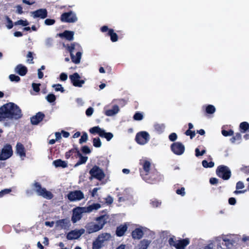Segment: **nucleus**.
Returning a JSON list of instances; mask_svg holds the SVG:
<instances>
[{"label": "nucleus", "instance_id": "58", "mask_svg": "<svg viewBox=\"0 0 249 249\" xmlns=\"http://www.w3.org/2000/svg\"><path fill=\"white\" fill-rule=\"evenodd\" d=\"M27 57L28 58L27 59V61L30 63H34L33 62V53L31 52H29L28 53V54L27 55Z\"/></svg>", "mask_w": 249, "mask_h": 249}, {"label": "nucleus", "instance_id": "26", "mask_svg": "<svg viewBox=\"0 0 249 249\" xmlns=\"http://www.w3.org/2000/svg\"><path fill=\"white\" fill-rule=\"evenodd\" d=\"M85 207L86 213H90L94 210H97L99 209L101 207V205L99 203H93Z\"/></svg>", "mask_w": 249, "mask_h": 249}, {"label": "nucleus", "instance_id": "6", "mask_svg": "<svg viewBox=\"0 0 249 249\" xmlns=\"http://www.w3.org/2000/svg\"><path fill=\"white\" fill-rule=\"evenodd\" d=\"M89 174L90 175V179L94 178L99 180H102L106 176L104 171L97 165L93 166L89 170Z\"/></svg>", "mask_w": 249, "mask_h": 249}, {"label": "nucleus", "instance_id": "19", "mask_svg": "<svg viewBox=\"0 0 249 249\" xmlns=\"http://www.w3.org/2000/svg\"><path fill=\"white\" fill-rule=\"evenodd\" d=\"M57 36L61 38H65L69 41H71L73 39L74 32L65 30L63 33L57 34Z\"/></svg>", "mask_w": 249, "mask_h": 249}, {"label": "nucleus", "instance_id": "56", "mask_svg": "<svg viewBox=\"0 0 249 249\" xmlns=\"http://www.w3.org/2000/svg\"><path fill=\"white\" fill-rule=\"evenodd\" d=\"M32 88L33 89V90L36 92H38L40 91V84L38 83V84H37V83H33L32 84Z\"/></svg>", "mask_w": 249, "mask_h": 249}, {"label": "nucleus", "instance_id": "41", "mask_svg": "<svg viewBox=\"0 0 249 249\" xmlns=\"http://www.w3.org/2000/svg\"><path fill=\"white\" fill-rule=\"evenodd\" d=\"M102 145V142L99 137L94 138L93 139V145L97 148L100 147Z\"/></svg>", "mask_w": 249, "mask_h": 249}, {"label": "nucleus", "instance_id": "35", "mask_svg": "<svg viewBox=\"0 0 249 249\" xmlns=\"http://www.w3.org/2000/svg\"><path fill=\"white\" fill-rule=\"evenodd\" d=\"M241 134L240 133H236L235 135L233 136L231 138L230 141L232 143H234L236 142H239L241 141Z\"/></svg>", "mask_w": 249, "mask_h": 249}, {"label": "nucleus", "instance_id": "36", "mask_svg": "<svg viewBox=\"0 0 249 249\" xmlns=\"http://www.w3.org/2000/svg\"><path fill=\"white\" fill-rule=\"evenodd\" d=\"M103 129H101L99 126H94L89 129V131L91 134H98L100 135Z\"/></svg>", "mask_w": 249, "mask_h": 249}, {"label": "nucleus", "instance_id": "14", "mask_svg": "<svg viewBox=\"0 0 249 249\" xmlns=\"http://www.w3.org/2000/svg\"><path fill=\"white\" fill-rule=\"evenodd\" d=\"M69 78L71 80V83L73 86L76 87H82L83 84L85 83L84 80H80V76L77 72H75L73 74L70 75Z\"/></svg>", "mask_w": 249, "mask_h": 249}, {"label": "nucleus", "instance_id": "31", "mask_svg": "<svg viewBox=\"0 0 249 249\" xmlns=\"http://www.w3.org/2000/svg\"><path fill=\"white\" fill-rule=\"evenodd\" d=\"M100 137L105 138L107 141H109L113 138V135L111 132H106L105 130L103 129Z\"/></svg>", "mask_w": 249, "mask_h": 249}, {"label": "nucleus", "instance_id": "49", "mask_svg": "<svg viewBox=\"0 0 249 249\" xmlns=\"http://www.w3.org/2000/svg\"><path fill=\"white\" fill-rule=\"evenodd\" d=\"M9 78L11 81L12 82H18L20 80V78L15 74H10L9 76Z\"/></svg>", "mask_w": 249, "mask_h": 249}, {"label": "nucleus", "instance_id": "12", "mask_svg": "<svg viewBox=\"0 0 249 249\" xmlns=\"http://www.w3.org/2000/svg\"><path fill=\"white\" fill-rule=\"evenodd\" d=\"M68 199L71 202L79 201L84 198L83 193L80 190L70 191L67 195Z\"/></svg>", "mask_w": 249, "mask_h": 249}, {"label": "nucleus", "instance_id": "15", "mask_svg": "<svg viewBox=\"0 0 249 249\" xmlns=\"http://www.w3.org/2000/svg\"><path fill=\"white\" fill-rule=\"evenodd\" d=\"M32 15L34 18H39L44 19L48 16V12L46 9L41 8L32 12Z\"/></svg>", "mask_w": 249, "mask_h": 249}, {"label": "nucleus", "instance_id": "48", "mask_svg": "<svg viewBox=\"0 0 249 249\" xmlns=\"http://www.w3.org/2000/svg\"><path fill=\"white\" fill-rule=\"evenodd\" d=\"M151 241L146 240L141 241V249H147Z\"/></svg>", "mask_w": 249, "mask_h": 249}, {"label": "nucleus", "instance_id": "4", "mask_svg": "<svg viewBox=\"0 0 249 249\" xmlns=\"http://www.w3.org/2000/svg\"><path fill=\"white\" fill-rule=\"evenodd\" d=\"M33 190L37 194L38 196H41L48 199L53 198V196L52 193L48 191L45 188H42L40 183L37 181L32 184Z\"/></svg>", "mask_w": 249, "mask_h": 249}, {"label": "nucleus", "instance_id": "42", "mask_svg": "<svg viewBox=\"0 0 249 249\" xmlns=\"http://www.w3.org/2000/svg\"><path fill=\"white\" fill-rule=\"evenodd\" d=\"M202 166L204 168H212L214 166V162L213 161L208 162L206 160H203L202 161Z\"/></svg>", "mask_w": 249, "mask_h": 249}, {"label": "nucleus", "instance_id": "53", "mask_svg": "<svg viewBox=\"0 0 249 249\" xmlns=\"http://www.w3.org/2000/svg\"><path fill=\"white\" fill-rule=\"evenodd\" d=\"M178 240H176L174 236L169 238L168 240V243L170 246L175 247L176 244H177Z\"/></svg>", "mask_w": 249, "mask_h": 249}, {"label": "nucleus", "instance_id": "64", "mask_svg": "<svg viewBox=\"0 0 249 249\" xmlns=\"http://www.w3.org/2000/svg\"><path fill=\"white\" fill-rule=\"evenodd\" d=\"M241 171L246 174H249V165L243 166L241 168Z\"/></svg>", "mask_w": 249, "mask_h": 249}, {"label": "nucleus", "instance_id": "5", "mask_svg": "<svg viewBox=\"0 0 249 249\" xmlns=\"http://www.w3.org/2000/svg\"><path fill=\"white\" fill-rule=\"evenodd\" d=\"M216 174L218 177L225 180L230 179L231 176V172L230 168L224 165H221L217 167Z\"/></svg>", "mask_w": 249, "mask_h": 249}, {"label": "nucleus", "instance_id": "61", "mask_svg": "<svg viewBox=\"0 0 249 249\" xmlns=\"http://www.w3.org/2000/svg\"><path fill=\"white\" fill-rule=\"evenodd\" d=\"M244 187H245V186H244V184L243 182H242L241 181H239L238 182H237L236 185V190L242 189L244 188Z\"/></svg>", "mask_w": 249, "mask_h": 249}, {"label": "nucleus", "instance_id": "34", "mask_svg": "<svg viewBox=\"0 0 249 249\" xmlns=\"http://www.w3.org/2000/svg\"><path fill=\"white\" fill-rule=\"evenodd\" d=\"M111 237V235L108 233H103L98 235L97 237L100 240H103V243L105 241L109 240Z\"/></svg>", "mask_w": 249, "mask_h": 249}, {"label": "nucleus", "instance_id": "40", "mask_svg": "<svg viewBox=\"0 0 249 249\" xmlns=\"http://www.w3.org/2000/svg\"><path fill=\"white\" fill-rule=\"evenodd\" d=\"M154 128L159 133H162L165 128L163 124H156L154 125Z\"/></svg>", "mask_w": 249, "mask_h": 249}, {"label": "nucleus", "instance_id": "28", "mask_svg": "<svg viewBox=\"0 0 249 249\" xmlns=\"http://www.w3.org/2000/svg\"><path fill=\"white\" fill-rule=\"evenodd\" d=\"M107 35L110 37V40L112 42H115L118 41V36L116 33H114L113 29H110Z\"/></svg>", "mask_w": 249, "mask_h": 249}, {"label": "nucleus", "instance_id": "51", "mask_svg": "<svg viewBox=\"0 0 249 249\" xmlns=\"http://www.w3.org/2000/svg\"><path fill=\"white\" fill-rule=\"evenodd\" d=\"M81 151L85 154H89L91 153V150L87 145H84L81 147Z\"/></svg>", "mask_w": 249, "mask_h": 249}, {"label": "nucleus", "instance_id": "46", "mask_svg": "<svg viewBox=\"0 0 249 249\" xmlns=\"http://www.w3.org/2000/svg\"><path fill=\"white\" fill-rule=\"evenodd\" d=\"M5 19H6V21H7V24L6 25L7 28L8 29H12L13 28V23L12 20L7 16H5Z\"/></svg>", "mask_w": 249, "mask_h": 249}, {"label": "nucleus", "instance_id": "37", "mask_svg": "<svg viewBox=\"0 0 249 249\" xmlns=\"http://www.w3.org/2000/svg\"><path fill=\"white\" fill-rule=\"evenodd\" d=\"M131 235L134 239H140V228H136L134 231H132Z\"/></svg>", "mask_w": 249, "mask_h": 249}, {"label": "nucleus", "instance_id": "3", "mask_svg": "<svg viewBox=\"0 0 249 249\" xmlns=\"http://www.w3.org/2000/svg\"><path fill=\"white\" fill-rule=\"evenodd\" d=\"M141 177L145 182L150 184H157L164 180V176L157 169H152L148 174H142Z\"/></svg>", "mask_w": 249, "mask_h": 249}, {"label": "nucleus", "instance_id": "11", "mask_svg": "<svg viewBox=\"0 0 249 249\" xmlns=\"http://www.w3.org/2000/svg\"><path fill=\"white\" fill-rule=\"evenodd\" d=\"M67 49L70 53L72 62L75 64H79L80 62L82 53L78 52L76 53V56L74 55L73 53L75 49V43H72L70 46H68Z\"/></svg>", "mask_w": 249, "mask_h": 249}, {"label": "nucleus", "instance_id": "27", "mask_svg": "<svg viewBox=\"0 0 249 249\" xmlns=\"http://www.w3.org/2000/svg\"><path fill=\"white\" fill-rule=\"evenodd\" d=\"M53 164L56 167H61L62 168H66L68 166L67 163L61 159H58L54 160L53 161Z\"/></svg>", "mask_w": 249, "mask_h": 249}, {"label": "nucleus", "instance_id": "1", "mask_svg": "<svg viewBox=\"0 0 249 249\" xmlns=\"http://www.w3.org/2000/svg\"><path fill=\"white\" fill-rule=\"evenodd\" d=\"M22 116L21 110L16 104L10 102L0 107V122L6 118L18 120Z\"/></svg>", "mask_w": 249, "mask_h": 249}, {"label": "nucleus", "instance_id": "50", "mask_svg": "<svg viewBox=\"0 0 249 249\" xmlns=\"http://www.w3.org/2000/svg\"><path fill=\"white\" fill-rule=\"evenodd\" d=\"M53 88H55V90L56 91H60L61 92H64L65 90L64 88L62 87V85L59 84H54L53 86Z\"/></svg>", "mask_w": 249, "mask_h": 249}, {"label": "nucleus", "instance_id": "9", "mask_svg": "<svg viewBox=\"0 0 249 249\" xmlns=\"http://www.w3.org/2000/svg\"><path fill=\"white\" fill-rule=\"evenodd\" d=\"M170 148L172 152L176 155H181L185 151V146L179 142L172 143Z\"/></svg>", "mask_w": 249, "mask_h": 249}, {"label": "nucleus", "instance_id": "18", "mask_svg": "<svg viewBox=\"0 0 249 249\" xmlns=\"http://www.w3.org/2000/svg\"><path fill=\"white\" fill-rule=\"evenodd\" d=\"M16 153L21 158L25 157L26 150L24 145L20 142H17L16 146Z\"/></svg>", "mask_w": 249, "mask_h": 249}, {"label": "nucleus", "instance_id": "22", "mask_svg": "<svg viewBox=\"0 0 249 249\" xmlns=\"http://www.w3.org/2000/svg\"><path fill=\"white\" fill-rule=\"evenodd\" d=\"M76 155V157H79V160L74 165V167H77L81 164L85 163L88 160V157L83 156L79 151H78Z\"/></svg>", "mask_w": 249, "mask_h": 249}, {"label": "nucleus", "instance_id": "52", "mask_svg": "<svg viewBox=\"0 0 249 249\" xmlns=\"http://www.w3.org/2000/svg\"><path fill=\"white\" fill-rule=\"evenodd\" d=\"M185 134L186 136H190V139H192L194 137H195L196 135V133L195 131H193L191 130H187L185 132Z\"/></svg>", "mask_w": 249, "mask_h": 249}, {"label": "nucleus", "instance_id": "57", "mask_svg": "<svg viewBox=\"0 0 249 249\" xmlns=\"http://www.w3.org/2000/svg\"><path fill=\"white\" fill-rule=\"evenodd\" d=\"M178 138L177 134L176 133H172L169 136V139L171 142H175Z\"/></svg>", "mask_w": 249, "mask_h": 249}, {"label": "nucleus", "instance_id": "30", "mask_svg": "<svg viewBox=\"0 0 249 249\" xmlns=\"http://www.w3.org/2000/svg\"><path fill=\"white\" fill-rule=\"evenodd\" d=\"M239 128L241 132L246 133L249 131V124L247 122H243L240 123Z\"/></svg>", "mask_w": 249, "mask_h": 249}, {"label": "nucleus", "instance_id": "62", "mask_svg": "<svg viewBox=\"0 0 249 249\" xmlns=\"http://www.w3.org/2000/svg\"><path fill=\"white\" fill-rule=\"evenodd\" d=\"M106 202L109 205L111 204L113 202V198L110 196H108L105 199Z\"/></svg>", "mask_w": 249, "mask_h": 249}, {"label": "nucleus", "instance_id": "43", "mask_svg": "<svg viewBox=\"0 0 249 249\" xmlns=\"http://www.w3.org/2000/svg\"><path fill=\"white\" fill-rule=\"evenodd\" d=\"M88 139V136L87 133L86 132H82V135L81 137V138L79 139V142L80 144H82L84 142H87Z\"/></svg>", "mask_w": 249, "mask_h": 249}, {"label": "nucleus", "instance_id": "7", "mask_svg": "<svg viewBox=\"0 0 249 249\" xmlns=\"http://www.w3.org/2000/svg\"><path fill=\"white\" fill-rule=\"evenodd\" d=\"M60 20L62 22L74 23L77 21V18L73 12L70 11L63 13L61 15Z\"/></svg>", "mask_w": 249, "mask_h": 249}, {"label": "nucleus", "instance_id": "55", "mask_svg": "<svg viewBox=\"0 0 249 249\" xmlns=\"http://www.w3.org/2000/svg\"><path fill=\"white\" fill-rule=\"evenodd\" d=\"M55 20L53 19L47 18L45 20L44 23L45 25L50 26L54 24Z\"/></svg>", "mask_w": 249, "mask_h": 249}, {"label": "nucleus", "instance_id": "38", "mask_svg": "<svg viewBox=\"0 0 249 249\" xmlns=\"http://www.w3.org/2000/svg\"><path fill=\"white\" fill-rule=\"evenodd\" d=\"M78 151L79 150L77 147L73 148L69 150L65 153V158L66 159H69L71 157V156L72 155L73 153H76L77 154Z\"/></svg>", "mask_w": 249, "mask_h": 249}, {"label": "nucleus", "instance_id": "45", "mask_svg": "<svg viewBox=\"0 0 249 249\" xmlns=\"http://www.w3.org/2000/svg\"><path fill=\"white\" fill-rule=\"evenodd\" d=\"M46 99L48 102L52 103L56 100V97L53 94L50 93L46 96Z\"/></svg>", "mask_w": 249, "mask_h": 249}, {"label": "nucleus", "instance_id": "54", "mask_svg": "<svg viewBox=\"0 0 249 249\" xmlns=\"http://www.w3.org/2000/svg\"><path fill=\"white\" fill-rule=\"evenodd\" d=\"M206 151L205 149L202 150L201 151H199L198 148L195 149V155L196 157H199L202 156L206 153Z\"/></svg>", "mask_w": 249, "mask_h": 249}, {"label": "nucleus", "instance_id": "10", "mask_svg": "<svg viewBox=\"0 0 249 249\" xmlns=\"http://www.w3.org/2000/svg\"><path fill=\"white\" fill-rule=\"evenodd\" d=\"M13 154L12 147L10 144H5L1 149L0 160H6L10 158Z\"/></svg>", "mask_w": 249, "mask_h": 249}, {"label": "nucleus", "instance_id": "8", "mask_svg": "<svg viewBox=\"0 0 249 249\" xmlns=\"http://www.w3.org/2000/svg\"><path fill=\"white\" fill-rule=\"evenodd\" d=\"M85 209V207H77L73 209L71 221L73 223H76L82 218L83 213H86Z\"/></svg>", "mask_w": 249, "mask_h": 249}, {"label": "nucleus", "instance_id": "44", "mask_svg": "<svg viewBox=\"0 0 249 249\" xmlns=\"http://www.w3.org/2000/svg\"><path fill=\"white\" fill-rule=\"evenodd\" d=\"M221 133L225 137L233 136L234 134V132L232 129H229V130L223 129L221 131Z\"/></svg>", "mask_w": 249, "mask_h": 249}, {"label": "nucleus", "instance_id": "24", "mask_svg": "<svg viewBox=\"0 0 249 249\" xmlns=\"http://www.w3.org/2000/svg\"><path fill=\"white\" fill-rule=\"evenodd\" d=\"M119 111V107L117 105H114L111 109L106 110L105 114L107 116H111L117 114Z\"/></svg>", "mask_w": 249, "mask_h": 249}, {"label": "nucleus", "instance_id": "21", "mask_svg": "<svg viewBox=\"0 0 249 249\" xmlns=\"http://www.w3.org/2000/svg\"><path fill=\"white\" fill-rule=\"evenodd\" d=\"M15 70L17 73L22 76L25 75L28 72L27 67L22 64L18 65Z\"/></svg>", "mask_w": 249, "mask_h": 249}, {"label": "nucleus", "instance_id": "60", "mask_svg": "<svg viewBox=\"0 0 249 249\" xmlns=\"http://www.w3.org/2000/svg\"><path fill=\"white\" fill-rule=\"evenodd\" d=\"M93 108L91 107H89L88 108L86 111V114L87 116L89 117L91 116V115L93 113Z\"/></svg>", "mask_w": 249, "mask_h": 249}, {"label": "nucleus", "instance_id": "23", "mask_svg": "<svg viewBox=\"0 0 249 249\" xmlns=\"http://www.w3.org/2000/svg\"><path fill=\"white\" fill-rule=\"evenodd\" d=\"M143 174H148L151 172L150 168L151 167V163L150 161L148 160H144L142 164Z\"/></svg>", "mask_w": 249, "mask_h": 249}, {"label": "nucleus", "instance_id": "33", "mask_svg": "<svg viewBox=\"0 0 249 249\" xmlns=\"http://www.w3.org/2000/svg\"><path fill=\"white\" fill-rule=\"evenodd\" d=\"M221 244L226 249H231L233 246L232 240L226 238L222 240Z\"/></svg>", "mask_w": 249, "mask_h": 249}, {"label": "nucleus", "instance_id": "25", "mask_svg": "<svg viewBox=\"0 0 249 249\" xmlns=\"http://www.w3.org/2000/svg\"><path fill=\"white\" fill-rule=\"evenodd\" d=\"M150 137L146 131H141V145L147 143L150 140Z\"/></svg>", "mask_w": 249, "mask_h": 249}, {"label": "nucleus", "instance_id": "32", "mask_svg": "<svg viewBox=\"0 0 249 249\" xmlns=\"http://www.w3.org/2000/svg\"><path fill=\"white\" fill-rule=\"evenodd\" d=\"M103 246V240H100L97 238L92 243V249H101Z\"/></svg>", "mask_w": 249, "mask_h": 249}, {"label": "nucleus", "instance_id": "29", "mask_svg": "<svg viewBox=\"0 0 249 249\" xmlns=\"http://www.w3.org/2000/svg\"><path fill=\"white\" fill-rule=\"evenodd\" d=\"M152 232L149 229L141 226V238L143 236H152Z\"/></svg>", "mask_w": 249, "mask_h": 249}, {"label": "nucleus", "instance_id": "13", "mask_svg": "<svg viewBox=\"0 0 249 249\" xmlns=\"http://www.w3.org/2000/svg\"><path fill=\"white\" fill-rule=\"evenodd\" d=\"M85 232V230L84 229L72 230L67 234L66 238L69 240L77 239L83 234Z\"/></svg>", "mask_w": 249, "mask_h": 249}, {"label": "nucleus", "instance_id": "59", "mask_svg": "<svg viewBox=\"0 0 249 249\" xmlns=\"http://www.w3.org/2000/svg\"><path fill=\"white\" fill-rule=\"evenodd\" d=\"M178 195H179L181 196H184L185 195V188L181 187L180 189H177L176 191Z\"/></svg>", "mask_w": 249, "mask_h": 249}, {"label": "nucleus", "instance_id": "39", "mask_svg": "<svg viewBox=\"0 0 249 249\" xmlns=\"http://www.w3.org/2000/svg\"><path fill=\"white\" fill-rule=\"evenodd\" d=\"M205 111L207 114H213L215 111V108L213 105H209L206 107Z\"/></svg>", "mask_w": 249, "mask_h": 249}, {"label": "nucleus", "instance_id": "63", "mask_svg": "<svg viewBox=\"0 0 249 249\" xmlns=\"http://www.w3.org/2000/svg\"><path fill=\"white\" fill-rule=\"evenodd\" d=\"M151 204L153 207H158L160 205L161 202L157 200H154L151 201Z\"/></svg>", "mask_w": 249, "mask_h": 249}, {"label": "nucleus", "instance_id": "20", "mask_svg": "<svg viewBox=\"0 0 249 249\" xmlns=\"http://www.w3.org/2000/svg\"><path fill=\"white\" fill-rule=\"evenodd\" d=\"M190 243L189 238H185L178 240L177 244L175 246L176 249H185V247Z\"/></svg>", "mask_w": 249, "mask_h": 249}, {"label": "nucleus", "instance_id": "47", "mask_svg": "<svg viewBox=\"0 0 249 249\" xmlns=\"http://www.w3.org/2000/svg\"><path fill=\"white\" fill-rule=\"evenodd\" d=\"M29 22L27 20H23L22 19L18 20L14 23L15 25H21L23 26H26L29 25Z\"/></svg>", "mask_w": 249, "mask_h": 249}, {"label": "nucleus", "instance_id": "16", "mask_svg": "<svg viewBox=\"0 0 249 249\" xmlns=\"http://www.w3.org/2000/svg\"><path fill=\"white\" fill-rule=\"evenodd\" d=\"M45 117V115L42 112H37L35 115L31 117V123L33 125H37L41 122Z\"/></svg>", "mask_w": 249, "mask_h": 249}, {"label": "nucleus", "instance_id": "2", "mask_svg": "<svg viewBox=\"0 0 249 249\" xmlns=\"http://www.w3.org/2000/svg\"><path fill=\"white\" fill-rule=\"evenodd\" d=\"M108 216L107 215H101L96 218L97 223L90 222L86 224L85 228L88 234H91L102 229L107 222Z\"/></svg>", "mask_w": 249, "mask_h": 249}, {"label": "nucleus", "instance_id": "17", "mask_svg": "<svg viewBox=\"0 0 249 249\" xmlns=\"http://www.w3.org/2000/svg\"><path fill=\"white\" fill-rule=\"evenodd\" d=\"M128 224L127 223H124V224H121L116 228V235L117 236L121 237L124 234L128 229Z\"/></svg>", "mask_w": 249, "mask_h": 249}]
</instances>
